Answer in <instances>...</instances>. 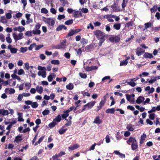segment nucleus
<instances>
[{
    "mask_svg": "<svg viewBox=\"0 0 160 160\" xmlns=\"http://www.w3.org/2000/svg\"><path fill=\"white\" fill-rule=\"evenodd\" d=\"M38 69L39 70L42 71H40L38 72V75L41 76L43 78H46L47 75V73L46 72V68L41 66H38Z\"/></svg>",
    "mask_w": 160,
    "mask_h": 160,
    "instance_id": "obj_1",
    "label": "nucleus"
},
{
    "mask_svg": "<svg viewBox=\"0 0 160 160\" xmlns=\"http://www.w3.org/2000/svg\"><path fill=\"white\" fill-rule=\"evenodd\" d=\"M96 103L95 101L90 102L87 104L85 105L83 107L81 112L86 110L87 109H91L95 105Z\"/></svg>",
    "mask_w": 160,
    "mask_h": 160,
    "instance_id": "obj_2",
    "label": "nucleus"
},
{
    "mask_svg": "<svg viewBox=\"0 0 160 160\" xmlns=\"http://www.w3.org/2000/svg\"><path fill=\"white\" fill-rule=\"evenodd\" d=\"M43 21L45 23L51 26H53L55 23V21L52 18H44Z\"/></svg>",
    "mask_w": 160,
    "mask_h": 160,
    "instance_id": "obj_3",
    "label": "nucleus"
},
{
    "mask_svg": "<svg viewBox=\"0 0 160 160\" xmlns=\"http://www.w3.org/2000/svg\"><path fill=\"white\" fill-rule=\"evenodd\" d=\"M135 96V95L134 94H132L130 95L128 94H126L127 99L132 104H134L135 103V101L134 98Z\"/></svg>",
    "mask_w": 160,
    "mask_h": 160,
    "instance_id": "obj_4",
    "label": "nucleus"
},
{
    "mask_svg": "<svg viewBox=\"0 0 160 160\" xmlns=\"http://www.w3.org/2000/svg\"><path fill=\"white\" fill-rule=\"evenodd\" d=\"M12 35L15 42L23 38V33L22 32H19L18 34H17L15 33H13Z\"/></svg>",
    "mask_w": 160,
    "mask_h": 160,
    "instance_id": "obj_5",
    "label": "nucleus"
},
{
    "mask_svg": "<svg viewBox=\"0 0 160 160\" xmlns=\"http://www.w3.org/2000/svg\"><path fill=\"white\" fill-rule=\"evenodd\" d=\"M94 34L98 38H104L105 34L104 33L98 30H96L94 32Z\"/></svg>",
    "mask_w": 160,
    "mask_h": 160,
    "instance_id": "obj_6",
    "label": "nucleus"
},
{
    "mask_svg": "<svg viewBox=\"0 0 160 160\" xmlns=\"http://www.w3.org/2000/svg\"><path fill=\"white\" fill-rule=\"evenodd\" d=\"M144 52L145 50L141 48L138 47L136 49V53L137 55L139 56H141Z\"/></svg>",
    "mask_w": 160,
    "mask_h": 160,
    "instance_id": "obj_7",
    "label": "nucleus"
},
{
    "mask_svg": "<svg viewBox=\"0 0 160 160\" xmlns=\"http://www.w3.org/2000/svg\"><path fill=\"white\" fill-rule=\"evenodd\" d=\"M109 40L112 42H118L120 41V38L118 36H113L109 38Z\"/></svg>",
    "mask_w": 160,
    "mask_h": 160,
    "instance_id": "obj_8",
    "label": "nucleus"
},
{
    "mask_svg": "<svg viewBox=\"0 0 160 160\" xmlns=\"http://www.w3.org/2000/svg\"><path fill=\"white\" fill-rule=\"evenodd\" d=\"M103 17L107 19L109 22H112L114 21L112 18H114L115 17L114 15L110 14L105 15Z\"/></svg>",
    "mask_w": 160,
    "mask_h": 160,
    "instance_id": "obj_9",
    "label": "nucleus"
},
{
    "mask_svg": "<svg viewBox=\"0 0 160 160\" xmlns=\"http://www.w3.org/2000/svg\"><path fill=\"white\" fill-rule=\"evenodd\" d=\"M137 141L136 140L135 138L133 137H130L129 139L127 141L128 144L131 145Z\"/></svg>",
    "mask_w": 160,
    "mask_h": 160,
    "instance_id": "obj_10",
    "label": "nucleus"
},
{
    "mask_svg": "<svg viewBox=\"0 0 160 160\" xmlns=\"http://www.w3.org/2000/svg\"><path fill=\"white\" fill-rule=\"evenodd\" d=\"M22 139L23 138L21 136L18 135L15 137L13 142L17 144L19 143L22 141Z\"/></svg>",
    "mask_w": 160,
    "mask_h": 160,
    "instance_id": "obj_11",
    "label": "nucleus"
},
{
    "mask_svg": "<svg viewBox=\"0 0 160 160\" xmlns=\"http://www.w3.org/2000/svg\"><path fill=\"white\" fill-rule=\"evenodd\" d=\"M5 92L7 94H13L15 92V90L13 88H7L5 89Z\"/></svg>",
    "mask_w": 160,
    "mask_h": 160,
    "instance_id": "obj_12",
    "label": "nucleus"
},
{
    "mask_svg": "<svg viewBox=\"0 0 160 160\" xmlns=\"http://www.w3.org/2000/svg\"><path fill=\"white\" fill-rule=\"evenodd\" d=\"M93 123L98 124V125L100 124L102 122V120L100 119L99 116L96 117L94 119Z\"/></svg>",
    "mask_w": 160,
    "mask_h": 160,
    "instance_id": "obj_13",
    "label": "nucleus"
},
{
    "mask_svg": "<svg viewBox=\"0 0 160 160\" xmlns=\"http://www.w3.org/2000/svg\"><path fill=\"white\" fill-rule=\"evenodd\" d=\"M24 27L22 26H19L13 28V29L15 31H18L21 32L25 30Z\"/></svg>",
    "mask_w": 160,
    "mask_h": 160,
    "instance_id": "obj_14",
    "label": "nucleus"
},
{
    "mask_svg": "<svg viewBox=\"0 0 160 160\" xmlns=\"http://www.w3.org/2000/svg\"><path fill=\"white\" fill-rule=\"evenodd\" d=\"M97 69L98 67L94 66H92L91 67L86 66L85 68V69L88 71H90Z\"/></svg>",
    "mask_w": 160,
    "mask_h": 160,
    "instance_id": "obj_15",
    "label": "nucleus"
},
{
    "mask_svg": "<svg viewBox=\"0 0 160 160\" xmlns=\"http://www.w3.org/2000/svg\"><path fill=\"white\" fill-rule=\"evenodd\" d=\"M17 122L16 119H14L12 122H9L8 125L6 129L8 130H10L11 128L14 124Z\"/></svg>",
    "mask_w": 160,
    "mask_h": 160,
    "instance_id": "obj_16",
    "label": "nucleus"
},
{
    "mask_svg": "<svg viewBox=\"0 0 160 160\" xmlns=\"http://www.w3.org/2000/svg\"><path fill=\"white\" fill-rule=\"evenodd\" d=\"M79 147V146L77 144H76L72 145L68 147V149L69 151H71L78 148Z\"/></svg>",
    "mask_w": 160,
    "mask_h": 160,
    "instance_id": "obj_17",
    "label": "nucleus"
},
{
    "mask_svg": "<svg viewBox=\"0 0 160 160\" xmlns=\"http://www.w3.org/2000/svg\"><path fill=\"white\" fill-rule=\"evenodd\" d=\"M145 100V98L142 96H139L136 100V102L138 104L142 103Z\"/></svg>",
    "mask_w": 160,
    "mask_h": 160,
    "instance_id": "obj_18",
    "label": "nucleus"
},
{
    "mask_svg": "<svg viewBox=\"0 0 160 160\" xmlns=\"http://www.w3.org/2000/svg\"><path fill=\"white\" fill-rule=\"evenodd\" d=\"M36 91L39 94H41L43 91V88L42 87L39 85L36 87Z\"/></svg>",
    "mask_w": 160,
    "mask_h": 160,
    "instance_id": "obj_19",
    "label": "nucleus"
},
{
    "mask_svg": "<svg viewBox=\"0 0 160 160\" xmlns=\"http://www.w3.org/2000/svg\"><path fill=\"white\" fill-rule=\"evenodd\" d=\"M9 114L8 112L6 110L3 109H0V114L2 116L8 115Z\"/></svg>",
    "mask_w": 160,
    "mask_h": 160,
    "instance_id": "obj_20",
    "label": "nucleus"
},
{
    "mask_svg": "<svg viewBox=\"0 0 160 160\" xmlns=\"http://www.w3.org/2000/svg\"><path fill=\"white\" fill-rule=\"evenodd\" d=\"M18 121L19 122H23L24 119L22 118L23 114L22 113H18Z\"/></svg>",
    "mask_w": 160,
    "mask_h": 160,
    "instance_id": "obj_21",
    "label": "nucleus"
},
{
    "mask_svg": "<svg viewBox=\"0 0 160 160\" xmlns=\"http://www.w3.org/2000/svg\"><path fill=\"white\" fill-rule=\"evenodd\" d=\"M64 29V30H66L67 29V28L65 25H60L56 29V31H59L61 30L62 29Z\"/></svg>",
    "mask_w": 160,
    "mask_h": 160,
    "instance_id": "obj_22",
    "label": "nucleus"
},
{
    "mask_svg": "<svg viewBox=\"0 0 160 160\" xmlns=\"http://www.w3.org/2000/svg\"><path fill=\"white\" fill-rule=\"evenodd\" d=\"M132 149V150H135L138 148V142L137 141L131 145Z\"/></svg>",
    "mask_w": 160,
    "mask_h": 160,
    "instance_id": "obj_23",
    "label": "nucleus"
},
{
    "mask_svg": "<svg viewBox=\"0 0 160 160\" xmlns=\"http://www.w3.org/2000/svg\"><path fill=\"white\" fill-rule=\"evenodd\" d=\"M133 127L134 125L132 124H129L127 125L126 128L129 131L132 132L134 130Z\"/></svg>",
    "mask_w": 160,
    "mask_h": 160,
    "instance_id": "obj_24",
    "label": "nucleus"
},
{
    "mask_svg": "<svg viewBox=\"0 0 160 160\" xmlns=\"http://www.w3.org/2000/svg\"><path fill=\"white\" fill-rule=\"evenodd\" d=\"M144 57L146 58H152L153 57L152 54L151 53L148 52L145 53L144 55Z\"/></svg>",
    "mask_w": 160,
    "mask_h": 160,
    "instance_id": "obj_25",
    "label": "nucleus"
},
{
    "mask_svg": "<svg viewBox=\"0 0 160 160\" xmlns=\"http://www.w3.org/2000/svg\"><path fill=\"white\" fill-rule=\"evenodd\" d=\"M68 116L69 113L66 111H65L63 112V114L62 115V117L63 119H65L68 121V120L66 119V118Z\"/></svg>",
    "mask_w": 160,
    "mask_h": 160,
    "instance_id": "obj_26",
    "label": "nucleus"
},
{
    "mask_svg": "<svg viewBox=\"0 0 160 160\" xmlns=\"http://www.w3.org/2000/svg\"><path fill=\"white\" fill-rule=\"evenodd\" d=\"M121 27V24L120 23H115L113 26V28L117 30H119L120 29Z\"/></svg>",
    "mask_w": 160,
    "mask_h": 160,
    "instance_id": "obj_27",
    "label": "nucleus"
},
{
    "mask_svg": "<svg viewBox=\"0 0 160 160\" xmlns=\"http://www.w3.org/2000/svg\"><path fill=\"white\" fill-rule=\"evenodd\" d=\"M105 104V102L102 100L100 103L99 106L97 107V110L99 111L104 106Z\"/></svg>",
    "mask_w": 160,
    "mask_h": 160,
    "instance_id": "obj_28",
    "label": "nucleus"
},
{
    "mask_svg": "<svg viewBox=\"0 0 160 160\" xmlns=\"http://www.w3.org/2000/svg\"><path fill=\"white\" fill-rule=\"evenodd\" d=\"M152 25V23L150 22L148 23H145L144 24L145 26V28L143 29V30H146L148 28L150 27Z\"/></svg>",
    "mask_w": 160,
    "mask_h": 160,
    "instance_id": "obj_29",
    "label": "nucleus"
},
{
    "mask_svg": "<svg viewBox=\"0 0 160 160\" xmlns=\"http://www.w3.org/2000/svg\"><path fill=\"white\" fill-rule=\"evenodd\" d=\"M115 110L114 108L108 109L106 111V112L108 113L113 114Z\"/></svg>",
    "mask_w": 160,
    "mask_h": 160,
    "instance_id": "obj_30",
    "label": "nucleus"
},
{
    "mask_svg": "<svg viewBox=\"0 0 160 160\" xmlns=\"http://www.w3.org/2000/svg\"><path fill=\"white\" fill-rule=\"evenodd\" d=\"M0 19L1 22L3 23H6L8 22L7 18L4 16H2L0 17Z\"/></svg>",
    "mask_w": 160,
    "mask_h": 160,
    "instance_id": "obj_31",
    "label": "nucleus"
},
{
    "mask_svg": "<svg viewBox=\"0 0 160 160\" xmlns=\"http://www.w3.org/2000/svg\"><path fill=\"white\" fill-rule=\"evenodd\" d=\"M32 33L35 35H39L41 33V31L39 29L35 28L32 31Z\"/></svg>",
    "mask_w": 160,
    "mask_h": 160,
    "instance_id": "obj_32",
    "label": "nucleus"
},
{
    "mask_svg": "<svg viewBox=\"0 0 160 160\" xmlns=\"http://www.w3.org/2000/svg\"><path fill=\"white\" fill-rule=\"evenodd\" d=\"M73 85L72 83H69L68 85H67L66 86V88L69 90H71L73 89Z\"/></svg>",
    "mask_w": 160,
    "mask_h": 160,
    "instance_id": "obj_33",
    "label": "nucleus"
},
{
    "mask_svg": "<svg viewBox=\"0 0 160 160\" xmlns=\"http://www.w3.org/2000/svg\"><path fill=\"white\" fill-rule=\"evenodd\" d=\"M81 12L80 11H75L74 12L73 14L74 17H75V18H78L79 17L80 15H81Z\"/></svg>",
    "mask_w": 160,
    "mask_h": 160,
    "instance_id": "obj_34",
    "label": "nucleus"
},
{
    "mask_svg": "<svg viewBox=\"0 0 160 160\" xmlns=\"http://www.w3.org/2000/svg\"><path fill=\"white\" fill-rule=\"evenodd\" d=\"M157 80V77H155L152 78L150 80H149L148 81V80H147V81L146 82H148L150 83H152L156 82Z\"/></svg>",
    "mask_w": 160,
    "mask_h": 160,
    "instance_id": "obj_35",
    "label": "nucleus"
},
{
    "mask_svg": "<svg viewBox=\"0 0 160 160\" xmlns=\"http://www.w3.org/2000/svg\"><path fill=\"white\" fill-rule=\"evenodd\" d=\"M6 41L7 42L9 43H11L12 42V40L10 37V34H8L7 37L6 38Z\"/></svg>",
    "mask_w": 160,
    "mask_h": 160,
    "instance_id": "obj_36",
    "label": "nucleus"
},
{
    "mask_svg": "<svg viewBox=\"0 0 160 160\" xmlns=\"http://www.w3.org/2000/svg\"><path fill=\"white\" fill-rule=\"evenodd\" d=\"M128 0H123L122 4V8H124L127 6Z\"/></svg>",
    "mask_w": 160,
    "mask_h": 160,
    "instance_id": "obj_37",
    "label": "nucleus"
},
{
    "mask_svg": "<svg viewBox=\"0 0 160 160\" xmlns=\"http://www.w3.org/2000/svg\"><path fill=\"white\" fill-rule=\"evenodd\" d=\"M61 116L60 115H58L57 117H56L53 120L54 122H59L61 120Z\"/></svg>",
    "mask_w": 160,
    "mask_h": 160,
    "instance_id": "obj_38",
    "label": "nucleus"
},
{
    "mask_svg": "<svg viewBox=\"0 0 160 160\" xmlns=\"http://www.w3.org/2000/svg\"><path fill=\"white\" fill-rule=\"evenodd\" d=\"M128 62V60H123L120 63V66H126V65H127Z\"/></svg>",
    "mask_w": 160,
    "mask_h": 160,
    "instance_id": "obj_39",
    "label": "nucleus"
},
{
    "mask_svg": "<svg viewBox=\"0 0 160 160\" xmlns=\"http://www.w3.org/2000/svg\"><path fill=\"white\" fill-rule=\"evenodd\" d=\"M12 12L11 11L10 12L6 14V18L8 19H9L12 18V16L11 14Z\"/></svg>",
    "mask_w": 160,
    "mask_h": 160,
    "instance_id": "obj_40",
    "label": "nucleus"
},
{
    "mask_svg": "<svg viewBox=\"0 0 160 160\" xmlns=\"http://www.w3.org/2000/svg\"><path fill=\"white\" fill-rule=\"evenodd\" d=\"M23 97L22 94H19L18 96L17 99L18 102H19L22 101V99L23 98Z\"/></svg>",
    "mask_w": 160,
    "mask_h": 160,
    "instance_id": "obj_41",
    "label": "nucleus"
},
{
    "mask_svg": "<svg viewBox=\"0 0 160 160\" xmlns=\"http://www.w3.org/2000/svg\"><path fill=\"white\" fill-rule=\"evenodd\" d=\"M57 124V123L56 122H54L53 120V121L52 122L50 123L49 124L48 126L49 127H50L51 128H52L54 127Z\"/></svg>",
    "mask_w": 160,
    "mask_h": 160,
    "instance_id": "obj_42",
    "label": "nucleus"
},
{
    "mask_svg": "<svg viewBox=\"0 0 160 160\" xmlns=\"http://www.w3.org/2000/svg\"><path fill=\"white\" fill-rule=\"evenodd\" d=\"M44 138V136H42V137H41L39 138V139L38 140V141L35 143V146H36L38 144H39L40 143H41L42 141L43 140Z\"/></svg>",
    "mask_w": 160,
    "mask_h": 160,
    "instance_id": "obj_43",
    "label": "nucleus"
},
{
    "mask_svg": "<svg viewBox=\"0 0 160 160\" xmlns=\"http://www.w3.org/2000/svg\"><path fill=\"white\" fill-rule=\"evenodd\" d=\"M79 76L82 78L85 79L87 78V75L85 73L79 72Z\"/></svg>",
    "mask_w": 160,
    "mask_h": 160,
    "instance_id": "obj_44",
    "label": "nucleus"
},
{
    "mask_svg": "<svg viewBox=\"0 0 160 160\" xmlns=\"http://www.w3.org/2000/svg\"><path fill=\"white\" fill-rule=\"evenodd\" d=\"M38 104L36 102H32L31 104L32 107L33 108H36L38 107Z\"/></svg>",
    "mask_w": 160,
    "mask_h": 160,
    "instance_id": "obj_45",
    "label": "nucleus"
},
{
    "mask_svg": "<svg viewBox=\"0 0 160 160\" xmlns=\"http://www.w3.org/2000/svg\"><path fill=\"white\" fill-rule=\"evenodd\" d=\"M11 52L12 53L15 54L18 51V49L15 48H12L10 50Z\"/></svg>",
    "mask_w": 160,
    "mask_h": 160,
    "instance_id": "obj_46",
    "label": "nucleus"
},
{
    "mask_svg": "<svg viewBox=\"0 0 160 160\" xmlns=\"http://www.w3.org/2000/svg\"><path fill=\"white\" fill-rule=\"evenodd\" d=\"M67 130V129H63L62 128H60L58 130V132L60 134H62L65 132Z\"/></svg>",
    "mask_w": 160,
    "mask_h": 160,
    "instance_id": "obj_47",
    "label": "nucleus"
},
{
    "mask_svg": "<svg viewBox=\"0 0 160 160\" xmlns=\"http://www.w3.org/2000/svg\"><path fill=\"white\" fill-rule=\"evenodd\" d=\"M51 63L52 64L58 65L59 64V61L58 60H52L51 61Z\"/></svg>",
    "mask_w": 160,
    "mask_h": 160,
    "instance_id": "obj_48",
    "label": "nucleus"
},
{
    "mask_svg": "<svg viewBox=\"0 0 160 160\" xmlns=\"http://www.w3.org/2000/svg\"><path fill=\"white\" fill-rule=\"evenodd\" d=\"M75 32H74V31L73 30L71 29L70 30L68 33V36H71L73 35L74 34H75Z\"/></svg>",
    "mask_w": 160,
    "mask_h": 160,
    "instance_id": "obj_49",
    "label": "nucleus"
},
{
    "mask_svg": "<svg viewBox=\"0 0 160 160\" xmlns=\"http://www.w3.org/2000/svg\"><path fill=\"white\" fill-rule=\"evenodd\" d=\"M73 20L72 19H70L67 21L65 22V24L67 25H69L72 23Z\"/></svg>",
    "mask_w": 160,
    "mask_h": 160,
    "instance_id": "obj_50",
    "label": "nucleus"
},
{
    "mask_svg": "<svg viewBox=\"0 0 160 160\" xmlns=\"http://www.w3.org/2000/svg\"><path fill=\"white\" fill-rule=\"evenodd\" d=\"M65 154V153L64 152H61L59 154L55 155V157H57L58 158L62 156L63 155Z\"/></svg>",
    "mask_w": 160,
    "mask_h": 160,
    "instance_id": "obj_51",
    "label": "nucleus"
},
{
    "mask_svg": "<svg viewBox=\"0 0 160 160\" xmlns=\"http://www.w3.org/2000/svg\"><path fill=\"white\" fill-rule=\"evenodd\" d=\"M157 10V6H154L151 9V11L152 12H156Z\"/></svg>",
    "mask_w": 160,
    "mask_h": 160,
    "instance_id": "obj_52",
    "label": "nucleus"
},
{
    "mask_svg": "<svg viewBox=\"0 0 160 160\" xmlns=\"http://www.w3.org/2000/svg\"><path fill=\"white\" fill-rule=\"evenodd\" d=\"M81 42L83 45L86 44L88 43V40L84 38H82L81 40Z\"/></svg>",
    "mask_w": 160,
    "mask_h": 160,
    "instance_id": "obj_53",
    "label": "nucleus"
},
{
    "mask_svg": "<svg viewBox=\"0 0 160 160\" xmlns=\"http://www.w3.org/2000/svg\"><path fill=\"white\" fill-rule=\"evenodd\" d=\"M66 40H64L60 44L62 49L64 48L66 46L65 43L66 42Z\"/></svg>",
    "mask_w": 160,
    "mask_h": 160,
    "instance_id": "obj_54",
    "label": "nucleus"
},
{
    "mask_svg": "<svg viewBox=\"0 0 160 160\" xmlns=\"http://www.w3.org/2000/svg\"><path fill=\"white\" fill-rule=\"evenodd\" d=\"M32 31H28L25 33V35L28 37H31L32 36Z\"/></svg>",
    "mask_w": 160,
    "mask_h": 160,
    "instance_id": "obj_55",
    "label": "nucleus"
},
{
    "mask_svg": "<svg viewBox=\"0 0 160 160\" xmlns=\"http://www.w3.org/2000/svg\"><path fill=\"white\" fill-rule=\"evenodd\" d=\"M41 12L42 13L47 14L48 12V10L45 8H42L41 9Z\"/></svg>",
    "mask_w": 160,
    "mask_h": 160,
    "instance_id": "obj_56",
    "label": "nucleus"
},
{
    "mask_svg": "<svg viewBox=\"0 0 160 160\" xmlns=\"http://www.w3.org/2000/svg\"><path fill=\"white\" fill-rule=\"evenodd\" d=\"M133 82V81H131L128 82L127 83H128V85H130L132 87H133L135 86H136V83H135L134 82Z\"/></svg>",
    "mask_w": 160,
    "mask_h": 160,
    "instance_id": "obj_57",
    "label": "nucleus"
},
{
    "mask_svg": "<svg viewBox=\"0 0 160 160\" xmlns=\"http://www.w3.org/2000/svg\"><path fill=\"white\" fill-rule=\"evenodd\" d=\"M47 78L48 81L51 82L52 81L54 78H53L51 74L50 73L48 77Z\"/></svg>",
    "mask_w": 160,
    "mask_h": 160,
    "instance_id": "obj_58",
    "label": "nucleus"
},
{
    "mask_svg": "<svg viewBox=\"0 0 160 160\" xmlns=\"http://www.w3.org/2000/svg\"><path fill=\"white\" fill-rule=\"evenodd\" d=\"M155 114L154 113H151L149 115V118L151 120H154L155 118Z\"/></svg>",
    "mask_w": 160,
    "mask_h": 160,
    "instance_id": "obj_59",
    "label": "nucleus"
},
{
    "mask_svg": "<svg viewBox=\"0 0 160 160\" xmlns=\"http://www.w3.org/2000/svg\"><path fill=\"white\" fill-rule=\"evenodd\" d=\"M28 50L27 48L25 47L23 48L22 47L20 48V52H21L24 53L26 52Z\"/></svg>",
    "mask_w": 160,
    "mask_h": 160,
    "instance_id": "obj_60",
    "label": "nucleus"
},
{
    "mask_svg": "<svg viewBox=\"0 0 160 160\" xmlns=\"http://www.w3.org/2000/svg\"><path fill=\"white\" fill-rule=\"evenodd\" d=\"M111 7L115 12L121 11L120 9L116 8V7L115 5H112Z\"/></svg>",
    "mask_w": 160,
    "mask_h": 160,
    "instance_id": "obj_61",
    "label": "nucleus"
},
{
    "mask_svg": "<svg viewBox=\"0 0 160 160\" xmlns=\"http://www.w3.org/2000/svg\"><path fill=\"white\" fill-rule=\"evenodd\" d=\"M49 113V111L48 110H45L42 112V114L43 116L48 114Z\"/></svg>",
    "mask_w": 160,
    "mask_h": 160,
    "instance_id": "obj_62",
    "label": "nucleus"
},
{
    "mask_svg": "<svg viewBox=\"0 0 160 160\" xmlns=\"http://www.w3.org/2000/svg\"><path fill=\"white\" fill-rule=\"evenodd\" d=\"M24 73V72L23 69H20V70H19L18 72V74L19 75H21Z\"/></svg>",
    "mask_w": 160,
    "mask_h": 160,
    "instance_id": "obj_63",
    "label": "nucleus"
},
{
    "mask_svg": "<svg viewBox=\"0 0 160 160\" xmlns=\"http://www.w3.org/2000/svg\"><path fill=\"white\" fill-rule=\"evenodd\" d=\"M24 67L25 69L28 70L30 68L29 63L28 62L25 63L24 64Z\"/></svg>",
    "mask_w": 160,
    "mask_h": 160,
    "instance_id": "obj_64",
    "label": "nucleus"
}]
</instances>
